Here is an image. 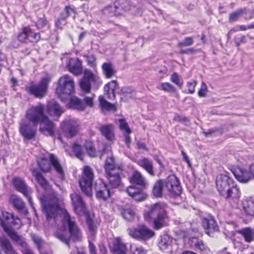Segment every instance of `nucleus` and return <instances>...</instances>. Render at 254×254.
Segmentation results:
<instances>
[{
    "label": "nucleus",
    "mask_w": 254,
    "mask_h": 254,
    "mask_svg": "<svg viewBox=\"0 0 254 254\" xmlns=\"http://www.w3.org/2000/svg\"><path fill=\"white\" fill-rule=\"evenodd\" d=\"M43 213L47 221L52 226L59 225L58 222L62 221L63 229L68 228L70 235L65 232H57L55 237L67 246H69L70 240L79 241L81 238V231L75 221L70 217L65 209L61 208L58 205V200L54 193L46 194L40 198Z\"/></svg>",
    "instance_id": "f257e3e1"
},
{
    "label": "nucleus",
    "mask_w": 254,
    "mask_h": 254,
    "mask_svg": "<svg viewBox=\"0 0 254 254\" xmlns=\"http://www.w3.org/2000/svg\"><path fill=\"white\" fill-rule=\"evenodd\" d=\"M146 220L153 223V227L159 230L167 224L168 216L165 208V205L156 203L150 205L144 213Z\"/></svg>",
    "instance_id": "f03ea898"
},
{
    "label": "nucleus",
    "mask_w": 254,
    "mask_h": 254,
    "mask_svg": "<svg viewBox=\"0 0 254 254\" xmlns=\"http://www.w3.org/2000/svg\"><path fill=\"white\" fill-rule=\"evenodd\" d=\"M40 169L43 172H50L51 170V165L56 170L61 179L64 178V171L58 157L53 154L47 153L37 161Z\"/></svg>",
    "instance_id": "7ed1b4c3"
},
{
    "label": "nucleus",
    "mask_w": 254,
    "mask_h": 254,
    "mask_svg": "<svg viewBox=\"0 0 254 254\" xmlns=\"http://www.w3.org/2000/svg\"><path fill=\"white\" fill-rule=\"evenodd\" d=\"M0 224L4 231L12 240L21 245L26 244L22 238L10 229L12 226L20 225L21 221L19 218L14 216L12 214L6 212H2Z\"/></svg>",
    "instance_id": "20e7f679"
},
{
    "label": "nucleus",
    "mask_w": 254,
    "mask_h": 254,
    "mask_svg": "<svg viewBox=\"0 0 254 254\" xmlns=\"http://www.w3.org/2000/svg\"><path fill=\"white\" fill-rule=\"evenodd\" d=\"M129 181L132 185L136 184L139 187L136 188L132 185L129 186L127 189L128 194L137 201H142L145 199V194L141 188L145 187L146 182L141 173L138 171H134L130 177Z\"/></svg>",
    "instance_id": "39448f33"
},
{
    "label": "nucleus",
    "mask_w": 254,
    "mask_h": 254,
    "mask_svg": "<svg viewBox=\"0 0 254 254\" xmlns=\"http://www.w3.org/2000/svg\"><path fill=\"white\" fill-rule=\"evenodd\" d=\"M74 86L71 76L65 74L61 77L56 88V93L59 98L62 101L67 99L74 92Z\"/></svg>",
    "instance_id": "423d86ee"
},
{
    "label": "nucleus",
    "mask_w": 254,
    "mask_h": 254,
    "mask_svg": "<svg viewBox=\"0 0 254 254\" xmlns=\"http://www.w3.org/2000/svg\"><path fill=\"white\" fill-rule=\"evenodd\" d=\"M94 179L92 169L88 166L83 168L82 175L79 180V184L82 191L87 196L91 195V187Z\"/></svg>",
    "instance_id": "0eeeda50"
},
{
    "label": "nucleus",
    "mask_w": 254,
    "mask_h": 254,
    "mask_svg": "<svg viewBox=\"0 0 254 254\" xmlns=\"http://www.w3.org/2000/svg\"><path fill=\"white\" fill-rule=\"evenodd\" d=\"M51 80V77L47 75L43 77L39 84L31 82L29 86H27L26 90L30 94L34 95L36 97L42 98L47 91L48 85Z\"/></svg>",
    "instance_id": "6e6552de"
},
{
    "label": "nucleus",
    "mask_w": 254,
    "mask_h": 254,
    "mask_svg": "<svg viewBox=\"0 0 254 254\" xmlns=\"http://www.w3.org/2000/svg\"><path fill=\"white\" fill-rule=\"evenodd\" d=\"M44 106L39 104L36 106H32L26 112V118L31 123L34 127H37L43 119L46 116L44 113Z\"/></svg>",
    "instance_id": "1a4fd4ad"
},
{
    "label": "nucleus",
    "mask_w": 254,
    "mask_h": 254,
    "mask_svg": "<svg viewBox=\"0 0 254 254\" xmlns=\"http://www.w3.org/2000/svg\"><path fill=\"white\" fill-rule=\"evenodd\" d=\"M61 128L64 135L69 138L77 135L79 130V124L74 119H66L61 124Z\"/></svg>",
    "instance_id": "9d476101"
},
{
    "label": "nucleus",
    "mask_w": 254,
    "mask_h": 254,
    "mask_svg": "<svg viewBox=\"0 0 254 254\" xmlns=\"http://www.w3.org/2000/svg\"><path fill=\"white\" fill-rule=\"evenodd\" d=\"M129 235L137 240H147L153 237L154 232L144 225L138 226L136 228L129 229Z\"/></svg>",
    "instance_id": "9b49d317"
},
{
    "label": "nucleus",
    "mask_w": 254,
    "mask_h": 254,
    "mask_svg": "<svg viewBox=\"0 0 254 254\" xmlns=\"http://www.w3.org/2000/svg\"><path fill=\"white\" fill-rule=\"evenodd\" d=\"M165 188L173 195H179L182 188L178 179L175 175H170L164 182Z\"/></svg>",
    "instance_id": "f8f14e48"
},
{
    "label": "nucleus",
    "mask_w": 254,
    "mask_h": 254,
    "mask_svg": "<svg viewBox=\"0 0 254 254\" xmlns=\"http://www.w3.org/2000/svg\"><path fill=\"white\" fill-rule=\"evenodd\" d=\"M91 82H96L101 83L100 79L95 76L92 72L85 70L84 77L81 79L79 84L82 91L89 93L91 90Z\"/></svg>",
    "instance_id": "ddd939ff"
},
{
    "label": "nucleus",
    "mask_w": 254,
    "mask_h": 254,
    "mask_svg": "<svg viewBox=\"0 0 254 254\" xmlns=\"http://www.w3.org/2000/svg\"><path fill=\"white\" fill-rule=\"evenodd\" d=\"M234 183V181L225 174L218 175L216 179V187L221 195L223 193H226L227 190H229L230 186L232 185Z\"/></svg>",
    "instance_id": "4468645a"
},
{
    "label": "nucleus",
    "mask_w": 254,
    "mask_h": 254,
    "mask_svg": "<svg viewBox=\"0 0 254 254\" xmlns=\"http://www.w3.org/2000/svg\"><path fill=\"white\" fill-rule=\"evenodd\" d=\"M236 179L242 183H248L253 177L250 171L240 167L232 166L230 168Z\"/></svg>",
    "instance_id": "2eb2a0df"
},
{
    "label": "nucleus",
    "mask_w": 254,
    "mask_h": 254,
    "mask_svg": "<svg viewBox=\"0 0 254 254\" xmlns=\"http://www.w3.org/2000/svg\"><path fill=\"white\" fill-rule=\"evenodd\" d=\"M122 169H115L114 171L105 173V176L108 180L109 185L113 189L117 188L121 184V174Z\"/></svg>",
    "instance_id": "dca6fc26"
},
{
    "label": "nucleus",
    "mask_w": 254,
    "mask_h": 254,
    "mask_svg": "<svg viewBox=\"0 0 254 254\" xmlns=\"http://www.w3.org/2000/svg\"><path fill=\"white\" fill-rule=\"evenodd\" d=\"M39 124H40L39 130L43 134L47 136L54 135L56 130V125L47 116Z\"/></svg>",
    "instance_id": "f3484780"
},
{
    "label": "nucleus",
    "mask_w": 254,
    "mask_h": 254,
    "mask_svg": "<svg viewBox=\"0 0 254 254\" xmlns=\"http://www.w3.org/2000/svg\"><path fill=\"white\" fill-rule=\"evenodd\" d=\"M202 225L205 233L209 236H213V234L219 230L218 226L213 217L209 216L204 218L202 221Z\"/></svg>",
    "instance_id": "a211bd4d"
},
{
    "label": "nucleus",
    "mask_w": 254,
    "mask_h": 254,
    "mask_svg": "<svg viewBox=\"0 0 254 254\" xmlns=\"http://www.w3.org/2000/svg\"><path fill=\"white\" fill-rule=\"evenodd\" d=\"M12 182L15 189L27 197L29 203L32 204L31 197L30 196L31 190L26 185L24 181L20 178H15Z\"/></svg>",
    "instance_id": "6ab92c4d"
},
{
    "label": "nucleus",
    "mask_w": 254,
    "mask_h": 254,
    "mask_svg": "<svg viewBox=\"0 0 254 254\" xmlns=\"http://www.w3.org/2000/svg\"><path fill=\"white\" fill-rule=\"evenodd\" d=\"M71 198L75 212L79 215L86 213V207L81 197L76 193L71 194Z\"/></svg>",
    "instance_id": "aec40b11"
},
{
    "label": "nucleus",
    "mask_w": 254,
    "mask_h": 254,
    "mask_svg": "<svg viewBox=\"0 0 254 254\" xmlns=\"http://www.w3.org/2000/svg\"><path fill=\"white\" fill-rule=\"evenodd\" d=\"M36 127H32L25 121H22L20 124L19 131L21 134L27 139H31L36 135Z\"/></svg>",
    "instance_id": "412c9836"
},
{
    "label": "nucleus",
    "mask_w": 254,
    "mask_h": 254,
    "mask_svg": "<svg viewBox=\"0 0 254 254\" xmlns=\"http://www.w3.org/2000/svg\"><path fill=\"white\" fill-rule=\"evenodd\" d=\"M67 67L70 72L76 75H80L82 72L81 62L77 58L69 60Z\"/></svg>",
    "instance_id": "4be33fe9"
},
{
    "label": "nucleus",
    "mask_w": 254,
    "mask_h": 254,
    "mask_svg": "<svg viewBox=\"0 0 254 254\" xmlns=\"http://www.w3.org/2000/svg\"><path fill=\"white\" fill-rule=\"evenodd\" d=\"M48 113L51 116H56L57 118L64 112V109L55 101L53 100L48 102L47 105Z\"/></svg>",
    "instance_id": "5701e85b"
},
{
    "label": "nucleus",
    "mask_w": 254,
    "mask_h": 254,
    "mask_svg": "<svg viewBox=\"0 0 254 254\" xmlns=\"http://www.w3.org/2000/svg\"><path fill=\"white\" fill-rule=\"evenodd\" d=\"M96 196L98 198L106 200L110 196L109 187L105 183L102 182L96 187Z\"/></svg>",
    "instance_id": "b1692460"
},
{
    "label": "nucleus",
    "mask_w": 254,
    "mask_h": 254,
    "mask_svg": "<svg viewBox=\"0 0 254 254\" xmlns=\"http://www.w3.org/2000/svg\"><path fill=\"white\" fill-rule=\"evenodd\" d=\"M111 248L114 254H126L127 253L126 246L119 238H116L113 240Z\"/></svg>",
    "instance_id": "393cba45"
},
{
    "label": "nucleus",
    "mask_w": 254,
    "mask_h": 254,
    "mask_svg": "<svg viewBox=\"0 0 254 254\" xmlns=\"http://www.w3.org/2000/svg\"><path fill=\"white\" fill-rule=\"evenodd\" d=\"M189 244L191 248L198 249L200 252L203 253H207L208 252V248L201 240L196 237L190 238L189 240Z\"/></svg>",
    "instance_id": "a878e982"
},
{
    "label": "nucleus",
    "mask_w": 254,
    "mask_h": 254,
    "mask_svg": "<svg viewBox=\"0 0 254 254\" xmlns=\"http://www.w3.org/2000/svg\"><path fill=\"white\" fill-rule=\"evenodd\" d=\"M224 197L227 199H232L237 200L240 196V191L239 189L237 188L235 182L233 184L230 186L229 190H227L226 193H223L222 195Z\"/></svg>",
    "instance_id": "bb28decb"
},
{
    "label": "nucleus",
    "mask_w": 254,
    "mask_h": 254,
    "mask_svg": "<svg viewBox=\"0 0 254 254\" xmlns=\"http://www.w3.org/2000/svg\"><path fill=\"white\" fill-rule=\"evenodd\" d=\"M137 164L144 169L149 174L154 175L153 163L147 158H142L137 161Z\"/></svg>",
    "instance_id": "cd10ccee"
},
{
    "label": "nucleus",
    "mask_w": 254,
    "mask_h": 254,
    "mask_svg": "<svg viewBox=\"0 0 254 254\" xmlns=\"http://www.w3.org/2000/svg\"><path fill=\"white\" fill-rule=\"evenodd\" d=\"M100 131L102 135L104 136L107 140L112 141L114 139L115 136L111 125H105L101 126L100 127Z\"/></svg>",
    "instance_id": "c85d7f7f"
},
{
    "label": "nucleus",
    "mask_w": 254,
    "mask_h": 254,
    "mask_svg": "<svg viewBox=\"0 0 254 254\" xmlns=\"http://www.w3.org/2000/svg\"><path fill=\"white\" fill-rule=\"evenodd\" d=\"M242 204L245 214L254 217V200L245 199L243 201Z\"/></svg>",
    "instance_id": "c756f323"
},
{
    "label": "nucleus",
    "mask_w": 254,
    "mask_h": 254,
    "mask_svg": "<svg viewBox=\"0 0 254 254\" xmlns=\"http://www.w3.org/2000/svg\"><path fill=\"white\" fill-rule=\"evenodd\" d=\"M68 106L70 108L83 111L85 109V105L82 100L75 96H72L69 99Z\"/></svg>",
    "instance_id": "7c9ffc66"
},
{
    "label": "nucleus",
    "mask_w": 254,
    "mask_h": 254,
    "mask_svg": "<svg viewBox=\"0 0 254 254\" xmlns=\"http://www.w3.org/2000/svg\"><path fill=\"white\" fill-rule=\"evenodd\" d=\"M172 239L168 235L161 236L160 241L158 243V247L162 250L170 249L171 248Z\"/></svg>",
    "instance_id": "2f4dec72"
},
{
    "label": "nucleus",
    "mask_w": 254,
    "mask_h": 254,
    "mask_svg": "<svg viewBox=\"0 0 254 254\" xmlns=\"http://www.w3.org/2000/svg\"><path fill=\"white\" fill-rule=\"evenodd\" d=\"M0 242L1 246L5 249V253L6 254H17L10 243L9 241L5 236H2L0 238Z\"/></svg>",
    "instance_id": "473e14b6"
},
{
    "label": "nucleus",
    "mask_w": 254,
    "mask_h": 254,
    "mask_svg": "<svg viewBox=\"0 0 254 254\" xmlns=\"http://www.w3.org/2000/svg\"><path fill=\"white\" fill-rule=\"evenodd\" d=\"M134 90L131 87L125 86L122 87L119 94L122 96L121 100L126 101L132 97Z\"/></svg>",
    "instance_id": "72a5a7b5"
},
{
    "label": "nucleus",
    "mask_w": 254,
    "mask_h": 254,
    "mask_svg": "<svg viewBox=\"0 0 254 254\" xmlns=\"http://www.w3.org/2000/svg\"><path fill=\"white\" fill-rule=\"evenodd\" d=\"M104 168L105 173L114 171L115 169L117 168L122 169L115 164L114 158L112 156L107 158L104 164Z\"/></svg>",
    "instance_id": "f704fd0d"
},
{
    "label": "nucleus",
    "mask_w": 254,
    "mask_h": 254,
    "mask_svg": "<svg viewBox=\"0 0 254 254\" xmlns=\"http://www.w3.org/2000/svg\"><path fill=\"white\" fill-rule=\"evenodd\" d=\"M104 73L107 78H111L116 73V70L110 63H105L102 66Z\"/></svg>",
    "instance_id": "c9c22d12"
},
{
    "label": "nucleus",
    "mask_w": 254,
    "mask_h": 254,
    "mask_svg": "<svg viewBox=\"0 0 254 254\" xmlns=\"http://www.w3.org/2000/svg\"><path fill=\"white\" fill-rule=\"evenodd\" d=\"M239 233L244 237L246 242L250 243L254 240V230L250 228H247L239 231Z\"/></svg>",
    "instance_id": "e433bc0d"
},
{
    "label": "nucleus",
    "mask_w": 254,
    "mask_h": 254,
    "mask_svg": "<svg viewBox=\"0 0 254 254\" xmlns=\"http://www.w3.org/2000/svg\"><path fill=\"white\" fill-rule=\"evenodd\" d=\"M118 11L119 10L117 6H116L115 2L113 5H109L104 7L103 9V13L109 17L121 15L120 13H118Z\"/></svg>",
    "instance_id": "4c0bfd02"
},
{
    "label": "nucleus",
    "mask_w": 254,
    "mask_h": 254,
    "mask_svg": "<svg viewBox=\"0 0 254 254\" xmlns=\"http://www.w3.org/2000/svg\"><path fill=\"white\" fill-rule=\"evenodd\" d=\"M100 107L103 111H116V107L114 104L107 102L103 96L99 98Z\"/></svg>",
    "instance_id": "58836bf2"
},
{
    "label": "nucleus",
    "mask_w": 254,
    "mask_h": 254,
    "mask_svg": "<svg viewBox=\"0 0 254 254\" xmlns=\"http://www.w3.org/2000/svg\"><path fill=\"white\" fill-rule=\"evenodd\" d=\"M165 187L164 181L159 180L154 185L152 190L153 195L156 197L162 196L163 188Z\"/></svg>",
    "instance_id": "ea45409f"
},
{
    "label": "nucleus",
    "mask_w": 254,
    "mask_h": 254,
    "mask_svg": "<svg viewBox=\"0 0 254 254\" xmlns=\"http://www.w3.org/2000/svg\"><path fill=\"white\" fill-rule=\"evenodd\" d=\"M116 6L118 9V13H120L121 14L123 13L129 9V5L127 0H118L116 1Z\"/></svg>",
    "instance_id": "a19ab883"
},
{
    "label": "nucleus",
    "mask_w": 254,
    "mask_h": 254,
    "mask_svg": "<svg viewBox=\"0 0 254 254\" xmlns=\"http://www.w3.org/2000/svg\"><path fill=\"white\" fill-rule=\"evenodd\" d=\"M26 31L27 32L28 42L36 43L40 40L39 33L34 32L29 27H26Z\"/></svg>",
    "instance_id": "79ce46f5"
},
{
    "label": "nucleus",
    "mask_w": 254,
    "mask_h": 254,
    "mask_svg": "<svg viewBox=\"0 0 254 254\" xmlns=\"http://www.w3.org/2000/svg\"><path fill=\"white\" fill-rule=\"evenodd\" d=\"M157 88L159 90L171 93H174L176 92V88L168 82H163L160 83L157 86Z\"/></svg>",
    "instance_id": "37998d69"
},
{
    "label": "nucleus",
    "mask_w": 254,
    "mask_h": 254,
    "mask_svg": "<svg viewBox=\"0 0 254 254\" xmlns=\"http://www.w3.org/2000/svg\"><path fill=\"white\" fill-rule=\"evenodd\" d=\"M10 200L14 207L18 211H22L24 209V203L19 197L16 195H12Z\"/></svg>",
    "instance_id": "c03bdc74"
},
{
    "label": "nucleus",
    "mask_w": 254,
    "mask_h": 254,
    "mask_svg": "<svg viewBox=\"0 0 254 254\" xmlns=\"http://www.w3.org/2000/svg\"><path fill=\"white\" fill-rule=\"evenodd\" d=\"M33 175L36 178L38 183L44 189H46L48 187V183L46 179L43 176L41 173L35 171L33 172Z\"/></svg>",
    "instance_id": "a18cd8bd"
},
{
    "label": "nucleus",
    "mask_w": 254,
    "mask_h": 254,
    "mask_svg": "<svg viewBox=\"0 0 254 254\" xmlns=\"http://www.w3.org/2000/svg\"><path fill=\"white\" fill-rule=\"evenodd\" d=\"M122 215L125 219L131 221L134 219L135 213L132 208H127L123 209Z\"/></svg>",
    "instance_id": "49530a36"
},
{
    "label": "nucleus",
    "mask_w": 254,
    "mask_h": 254,
    "mask_svg": "<svg viewBox=\"0 0 254 254\" xmlns=\"http://www.w3.org/2000/svg\"><path fill=\"white\" fill-rule=\"evenodd\" d=\"M170 80L179 88L182 87L184 83L183 80L177 73L173 72L171 75Z\"/></svg>",
    "instance_id": "de8ad7c7"
},
{
    "label": "nucleus",
    "mask_w": 254,
    "mask_h": 254,
    "mask_svg": "<svg viewBox=\"0 0 254 254\" xmlns=\"http://www.w3.org/2000/svg\"><path fill=\"white\" fill-rule=\"evenodd\" d=\"M84 146L86 149L87 154L91 157H94L96 155V150L93 145L91 141L87 140L86 141Z\"/></svg>",
    "instance_id": "09e8293b"
},
{
    "label": "nucleus",
    "mask_w": 254,
    "mask_h": 254,
    "mask_svg": "<svg viewBox=\"0 0 254 254\" xmlns=\"http://www.w3.org/2000/svg\"><path fill=\"white\" fill-rule=\"evenodd\" d=\"M84 146L86 149L87 154L91 157H94L96 155V150L93 145L91 141L87 140L86 141Z\"/></svg>",
    "instance_id": "8fccbe9b"
},
{
    "label": "nucleus",
    "mask_w": 254,
    "mask_h": 254,
    "mask_svg": "<svg viewBox=\"0 0 254 254\" xmlns=\"http://www.w3.org/2000/svg\"><path fill=\"white\" fill-rule=\"evenodd\" d=\"M84 146L86 149L87 154L91 157H94L96 155V150L93 145L91 141L87 140L86 141Z\"/></svg>",
    "instance_id": "3c124183"
},
{
    "label": "nucleus",
    "mask_w": 254,
    "mask_h": 254,
    "mask_svg": "<svg viewBox=\"0 0 254 254\" xmlns=\"http://www.w3.org/2000/svg\"><path fill=\"white\" fill-rule=\"evenodd\" d=\"M72 150L75 156L81 160L83 154L81 146L75 142L72 145Z\"/></svg>",
    "instance_id": "603ef678"
},
{
    "label": "nucleus",
    "mask_w": 254,
    "mask_h": 254,
    "mask_svg": "<svg viewBox=\"0 0 254 254\" xmlns=\"http://www.w3.org/2000/svg\"><path fill=\"white\" fill-rule=\"evenodd\" d=\"M130 252L132 254H145L146 252L140 246L132 244L130 246Z\"/></svg>",
    "instance_id": "864d4df0"
},
{
    "label": "nucleus",
    "mask_w": 254,
    "mask_h": 254,
    "mask_svg": "<svg viewBox=\"0 0 254 254\" xmlns=\"http://www.w3.org/2000/svg\"><path fill=\"white\" fill-rule=\"evenodd\" d=\"M119 87V84L117 80H112L106 84L104 86V91L108 92L109 90H111L112 92Z\"/></svg>",
    "instance_id": "5fc2aeb1"
},
{
    "label": "nucleus",
    "mask_w": 254,
    "mask_h": 254,
    "mask_svg": "<svg viewBox=\"0 0 254 254\" xmlns=\"http://www.w3.org/2000/svg\"><path fill=\"white\" fill-rule=\"evenodd\" d=\"M245 10L240 9L231 13L229 16V20L230 21H235L241 16L244 13Z\"/></svg>",
    "instance_id": "6e6d98bb"
},
{
    "label": "nucleus",
    "mask_w": 254,
    "mask_h": 254,
    "mask_svg": "<svg viewBox=\"0 0 254 254\" xmlns=\"http://www.w3.org/2000/svg\"><path fill=\"white\" fill-rule=\"evenodd\" d=\"M193 43V39L192 37H186L184 40L180 42L178 44V46L180 48L184 47H188L191 46Z\"/></svg>",
    "instance_id": "4d7b16f0"
},
{
    "label": "nucleus",
    "mask_w": 254,
    "mask_h": 254,
    "mask_svg": "<svg viewBox=\"0 0 254 254\" xmlns=\"http://www.w3.org/2000/svg\"><path fill=\"white\" fill-rule=\"evenodd\" d=\"M86 223L88 227L90 232L91 233V235L94 237L95 232L96 231L97 227L95 225L93 221L89 218H88L86 220Z\"/></svg>",
    "instance_id": "13d9d810"
},
{
    "label": "nucleus",
    "mask_w": 254,
    "mask_h": 254,
    "mask_svg": "<svg viewBox=\"0 0 254 254\" xmlns=\"http://www.w3.org/2000/svg\"><path fill=\"white\" fill-rule=\"evenodd\" d=\"M197 82L196 81L191 80L187 83V86L188 88V92L190 94H193L195 92V88Z\"/></svg>",
    "instance_id": "bf43d9fd"
},
{
    "label": "nucleus",
    "mask_w": 254,
    "mask_h": 254,
    "mask_svg": "<svg viewBox=\"0 0 254 254\" xmlns=\"http://www.w3.org/2000/svg\"><path fill=\"white\" fill-rule=\"evenodd\" d=\"M207 92V85L204 82H202L200 88L199 89L198 92V95L200 97H204L206 96Z\"/></svg>",
    "instance_id": "052dcab7"
},
{
    "label": "nucleus",
    "mask_w": 254,
    "mask_h": 254,
    "mask_svg": "<svg viewBox=\"0 0 254 254\" xmlns=\"http://www.w3.org/2000/svg\"><path fill=\"white\" fill-rule=\"evenodd\" d=\"M174 119L175 121L184 123L186 126L190 125V121L189 119L184 116L176 115L175 116Z\"/></svg>",
    "instance_id": "680f3d73"
},
{
    "label": "nucleus",
    "mask_w": 254,
    "mask_h": 254,
    "mask_svg": "<svg viewBox=\"0 0 254 254\" xmlns=\"http://www.w3.org/2000/svg\"><path fill=\"white\" fill-rule=\"evenodd\" d=\"M31 237H32V239L34 243L37 246L38 249H40L42 247V246L43 244V241L42 239H41V238H40L39 236H37L35 234H32Z\"/></svg>",
    "instance_id": "e2e57ef3"
},
{
    "label": "nucleus",
    "mask_w": 254,
    "mask_h": 254,
    "mask_svg": "<svg viewBox=\"0 0 254 254\" xmlns=\"http://www.w3.org/2000/svg\"><path fill=\"white\" fill-rule=\"evenodd\" d=\"M119 122L121 129L125 130L127 133H130L131 130L125 120L121 119L119 120Z\"/></svg>",
    "instance_id": "0e129e2a"
},
{
    "label": "nucleus",
    "mask_w": 254,
    "mask_h": 254,
    "mask_svg": "<svg viewBox=\"0 0 254 254\" xmlns=\"http://www.w3.org/2000/svg\"><path fill=\"white\" fill-rule=\"evenodd\" d=\"M27 34V32L26 31V28H24L23 30V31L18 35V40L21 42H28Z\"/></svg>",
    "instance_id": "69168bd1"
},
{
    "label": "nucleus",
    "mask_w": 254,
    "mask_h": 254,
    "mask_svg": "<svg viewBox=\"0 0 254 254\" xmlns=\"http://www.w3.org/2000/svg\"><path fill=\"white\" fill-rule=\"evenodd\" d=\"M86 58V60L88 62V64L94 67L96 65V58L94 55H87L84 56Z\"/></svg>",
    "instance_id": "338daca9"
},
{
    "label": "nucleus",
    "mask_w": 254,
    "mask_h": 254,
    "mask_svg": "<svg viewBox=\"0 0 254 254\" xmlns=\"http://www.w3.org/2000/svg\"><path fill=\"white\" fill-rule=\"evenodd\" d=\"M93 97H85L84 98L83 102L85 105V107L86 106H88L90 107H92L93 105Z\"/></svg>",
    "instance_id": "774afa93"
}]
</instances>
